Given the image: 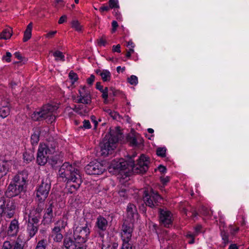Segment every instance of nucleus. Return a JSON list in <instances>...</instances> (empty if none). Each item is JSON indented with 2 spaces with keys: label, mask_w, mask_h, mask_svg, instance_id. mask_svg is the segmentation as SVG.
<instances>
[{
  "label": "nucleus",
  "mask_w": 249,
  "mask_h": 249,
  "mask_svg": "<svg viewBox=\"0 0 249 249\" xmlns=\"http://www.w3.org/2000/svg\"><path fill=\"white\" fill-rule=\"evenodd\" d=\"M134 162L132 158L128 161L122 159L118 160H114L111 162L109 170L110 172L124 174L125 177L129 176L131 172L143 174L147 171L149 161L148 158L143 155L140 157L137 164H134Z\"/></svg>",
  "instance_id": "obj_1"
},
{
  "label": "nucleus",
  "mask_w": 249,
  "mask_h": 249,
  "mask_svg": "<svg viewBox=\"0 0 249 249\" xmlns=\"http://www.w3.org/2000/svg\"><path fill=\"white\" fill-rule=\"evenodd\" d=\"M58 175L60 178H65V181H72L74 183L71 185V189L73 188L76 190L82 182L79 170L69 162H66L61 165L58 171Z\"/></svg>",
  "instance_id": "obj_2"
},
{
  "label": "nucleus",
  "mask_w": 249,
  "mask_h": 249,
  "mask_svg": "<svg viewBox=\"0 0 249 249\" xmlns=\"http://www.w3.org/2000/svg\"><path fill=\"white\" fill-rule=\"evenodd\" d=\"M121 138L122 134L120 131H111L106 134L100 143L101 155L107 157L111 154L116 147L117 142Z\"/></svg>",
  "instance_id": "obj_3"
},
{
  "label": "nucleus",
  "mask_w": 249,
  "mask_h": 249,
  "mask_svg": "<svg viewBox=\"0 0 249 249\" xmlns=\"http://www.w3.org/2000/svg\"><path fill=\"white\" fill-rule=\"evenodd\" d=\"M58 108L56 105H44L39 111H35L31 115V118L35 121L45 120L48 124H52L56 119L55 113Z\"/></svg>",
  "instance_id": "obj_4"
},
{
  "label": "nucleus",
  "mask_w": 249,
  "mask_h": 249,
  "mask_svg": "<svg viewBox=\"0 0 249 249\" xmlns=\"http://www.w3.org/2000/svg\"><path fill=\"white\" fill-rule=\"evenodd\" d=\"M90 225L85 219L80 221L73 231V238L77 244L85 243L90 233Z\"/></svg>",
  "instance_id": "obj_5"
},
{
  "label": "nucleus",
  "mask_w": 249,
  "mask_h": 249,
  "mask_svg": "<svg viewBox=\"0 0 249 249\" xmlns=\"http://www.w3.org/2000/svg\"><path fill=\"white\" fill-rule=\"evenodd\" d=\"M55 152V145L54 144H51L50 145V144L40 143L38 149L36 157V161L38 164L45 165L47 163L50 155L53 154Z\"/></svg>",
  "instance_id": "obj_6"
},
{
  "label": "nucleus",
  "mask_w": 249,
  "mask_h": 249,
  "mask_svg": "<svg viewBox=\"0 0 249 249\" xmlns=\"http://www.w3.org/2000/svg\"><path fill=\"white\" fill-rule=\"evenodd\" d=\"M16 205L13 200L4 196L0 192V217L2 214L8 218L12 217L15 213Z\"/></svg>",
  "instance_id": "obj_7"
},
{
  "label": "nucleus",
  "mask_w": 249,
  "mask_h": 249,
  "mask_svg": "<svg viewBox=\"0 0 249 249\" xmlns=\"http://www.w3.org/2000/svg\"><path fill=\"white\" fill-rule=\"evenodd\" d=\"M161 198L156 191L152 189L149 191H145L143 196V200L145 205L150 208H155L159 205Z\"/></svg>",
  "instance_id": "obj_8"
},
{
  "label": "nucleus",
  "mask_w": 249,
  "mask_h": 249,
  "mask_svg": "<svg viewBox=\"0 0 249 249\" xmlns=\"http://www.w3.org/2000/svg\"><path fill=\"white\" fill-rule=\"evenodd\" d=\"M51 189V181L48 178H43L36 190V196L38 201L43 202L48 197Z\"/></svg>",
  "instance_id": "obj_9"
},
{
  "label": "nucleus",
  "mask_w": 249,
  "mask_h": 249,
  "mask_svg": "<svg viewBox=\"0 0 249 249\" xmlns=\"http://www.w3.org/2000/svg\"><path fill=\"white\" fill-rule=\"evenodd\" d=\"M67 218L63 217L55 223V226L52 229V236L53 237V240L56 242H60L63 236L61 233V230L65 229L67 226Z\"/></svg>",
  "instance_id": "obj_10"
},
{
  "label": "nucleus",
  "mask_w": 249,
  "mask_h": 249,
  "mask_svg": "<svg viewBox=\"0 0 249 249\" xmlns=\"http://www.w3.org/2000/svg\"><path fill=\"white\" fill-rule=\"evenodd\" d=\"M134 226L131 221L125 220L122 226L121 238L123 241H131Z\"/></svg>",
  "instance_id": "obj_11"
},
{
  "label": "nucleus",
  "mask_w": 249,
  "mask_h": 249,
  "mask_svg": "<svg viewBox=\"0 0 249 249\" xmlns=\"http://www.w3.org/2000/svg\"><path fill=\"white\" fill-rule=\"evenodd\" d=\"M85 170L89 175H100L103 173L105 168L100 162L92 161L85 167Z\"/></svg>",
  "instance_id": "obj_12"
},
{
  "label": "nucleus",
  "mask_w": 249,
  "mask_h": 249,
  "mask_svg": "<svg viewBox=\"0 0 249 249\" xmlns=\"http://www.w3.org/2000/svg\"><path fill=\"white\" fill-rule=\"evenodd\" d=\"M27 177L28 175L26 172L19 173L14 177L11 183L24 191Z\"/></svg>",
  "instance_id": "obj_13"
},
{
  "label": "nucleus",
  "mask_w": 249,
  "mask_h": 249,
  "mask_svg": "<svg viewBox=\"0 0 249 249\" xmlns=\"http://www.w3.org/2000/svg\"><path fill=\"white\" fill-rule=\"evenodd\" d=\"M53 208L54 205L53 202L49 203L46 206L42 221L44 225L49 224L53 222V218L54 217L53 213Z\"/></svg>",
  "instance_id": "obj_14"
},
{
  "label": "nucleus",
  "mask_w": 249,
  "mask_h": 249,
  "mask_svg": "<svg viewBox=\"0 0 249 249\" xmlns=\"http://www.w3.org/2000/svg\"><path fill=\"white\" fill-rule=\"evenodd\" d=\"M160 223L164 227H169L172 223V216L170 212L160 210Z\"/></svg>",
  "instance_id": "obj_15"
},
{
  "label": "nucleus",
  "mask_w": 249,
  "mask_h": 249,
  "mask_svg": "<svg viewBox=\"0 0 249 249\" xmlns=\"http://www.w3.org/2000/svg\"><path fill=\"white\" fill-rule=\"evenodd\" d=\"M23 191L19 187L11 183L9 184L6 191L5 192V195L6 197L12 198L19 195L21 192Z\"/></svg>",
  "instance_id": "obj_16"
},
{
  "label": "nucleus",
  "mask_w": 249,
  "mask_h": 249,
  "mask_svg": "<svg viewBox=\"0 0 249 249\" xmlns=\"http://www.w3.org/2000/svg\"><path fill=\"white\" fill-rule=\"evenodd\" d=\"M107 226L108 222L105 217L100 215L97 218L95 227L99 232L106 231Z\"/></svg>",
  "instance_id": "obj_17"
},
{
  "label": "nucleus",
  "mask_w": 249,
  "mask_h": 249,
  "mask_svg": "<svg viewBox=\"0 0 249 249\" xmlns=\"http://www.w3.org/2000/svg\"><path fill=\"white\" fill-rule=\"evenodd\" d=\"M19 224L18 220L16 219L12 220L11 221L7 231L8 235L11 236L17 235L19 231Z\"/></svg>",
  "instance_id": "obj_18"
},
{
  "label": "nucleus",
  "mask_w": 249,
  "mask_h": 249,
  "mask_svg": "<svg viewBox=\"0 0 249 249\" xmlns=\"http://www.w3.org/2000/svg\"><path fill=\"white\" fill-rule=\"evenodd\" d=\"M38 230V224L27 222L26 231L28 234L29 237H33Z\"/></svg>",
  "instance_id": "obj_19"
},
{
  "label": "nucleus",
  "mask_w": 249,
  "mask_h": 249,
  "mask_svg": "<svg viewBox=\"0 0 249 249\" xmlns=\"http://www.w3.org/2000/svg\"><path fill=\"white\" fill-rule=\"evenodd\" d=\"M78 244L72 238L65 236L63 240V247L66 249H74Z\"/></svg>",
  "instance_id": "obj_20"
},
{
  "label": "nucleus",
  "mask_w": 249,
  "mask_h": 249,
  "mask_svg": "<svg viewBox=\"0 0 249 249\" xmlns=\"http://www.w3.org/2000/svg\"><path fill=\"white\" fill-rule=\"evenodd\" d=\"M127 217L131 221L135 217L138 216L136 206L132 204H129L127 208Z\"/></svg>",
  "instance_id": "obj_21"
},
{
  "label": "nucleus",
  "mask_w": 249,
  "mask_h": 249,
  "mask_svg": "<svg viewBox=\"0 0 249 249\" xmlns=\"http://www.w3.org/2000/svg\"><path fill=\"white\" fill-rule=\"evenodd\" d=\"M127 140L132 146H138L142 143L143 140L139 136H128Z\"/></svg>",
  "instance_id": "obj_22"
},
{
  "label": "nucleus",
  "mask_w": 249,
  "mask_h": 249,
  "mask_svg": "<svg viewBox=\"0 0 249 249\" xmlns=\"http://www.w3.org/2000/svg\"><path fill=\"white\" fill-rule=\"evenodd\" d=\"M41 216L35 213L34 212L31 211L28 214V220L27 222L38 224Z\"/></svg>",
  "instance_id": "obj_23"
},
{
  "label": "nucleus",
  "mask_w": 249,
  "mask_h": 249,
  "mask_svg": "<svg viewBox=\"0 0 249 249\" xmlns=\"http://www.w3.org/2000/svg\"><path fill=\"white\" fill-rule=\"evenodd\" d=\"M32 27L33 24L32 22L30 23L27 25L26 29L24 33V36L23 38V42H26L31 37Z\"/></svg>",
  "instance_id": "obj_24"
},
{
  "label": "nucleus",
  "mask_w": 249,
  "mask_h": 249,
  "mask_svg": "<svg viewBox=\"0 0 249 249\" xmlns=\"http://www.w3.org/2000/svg\"><path fill=\"white\" fill-rule=\"evenodd\" d=\"M12 29L11 28L4 29L0 34V39H9L12 35Z\"/></svg>",
  "instance_id": "obj_25"
},
{
  "label": "nucleus",
  "mask_w": 249,
  "mask_h": 249,
  "mask_svg": "<svg viewBox=\"0 0 249 249\" xmlns=\"http://www.w3.org/2000/svg\"><path fill=\"white\" fill-rule=\"evenodd\" d=\"M40 132L38 129H36L31 135V142L32 144H37L39 140Z\"/></svg>",
  "instance_id": "obj_26"
},
{
  "label": "nucleus",
  "mask_w": 249,
  "mask_h": 249,
  "mask_svg": "<svg viewBox=\"0 0 249 249\" xmlns=\"http://www.w3.org/2000/svg\"><path fill=\"white\" fill-rule=\"evenodd\" d=\"M81 90L83 91V98H84V101L83 102L84 104H89L91 102V97L89 91L86 90L85 87H83Z\"/></svg>",
  "instance_id": "obj_27"
},
{
  "label": "nucleus",
  "mask_w": 249,
  "mask_h": 249,
  "mask_svg": "<svg viewBox=\"0 0 249 249\" xmlns=\"http://www.w3.org/2000/svg\"><path fill=\"white\" fill-rule=\"evenodd\" d=\"M111 73L107 70H103L102 73H100V76L104 82L110 81L111 77Z\"/></svg>",
  "instance_id": "obj_28"
},
{
  "label": "nucleus",
  "mask_w": 249,
  "mask_h": 249,
  "mask_svg": "<svg viewBox=\"0 0 249 249\" xmlns=\"http://www.w3.org/2000/svg\"><path fill=\"white\" fill-rule=\"evenodd\" d=\"M23 160L27 162L31 161L34 159V153L31 150L26 151L23 155Z\"/></svg>",
  "instance_id": "obj_29"
},
{
  "label": "nucleus",
  "mask_w": 249,
  "mask_h": 249,
  "mask_svg": "<svg viewBox=\"0 0 249 249\" xmlns=\"http://www.w3.org/2000/svg\"><path fill=\"white\" fill-rule=\"evenodd\" d=\"M10 107L9 99L6 97H0V108Z\"/></svg>",
  "instance_id": "obj_30"
},
{
  "label": "nucleus",
  "mask_w": 249,
  "mask_h": 249,
  "mask_svg": "<svg viewBox=\"0 0 249 249\" xmlns=\"http://www.w3.org/2000/svg\"><path fill=\"white\" fill-rule=\"evenodd\" d=\"M12 249H24V244L19 238L13 243Z\"/></svg>",
  "instance_id": "obj_31"
},
{
  "label": "nucleus",
  "mask_w": 249,
  "mask_h": 249,
  "mask_svg": "<svg viewBox=\"0 0 249 249\" xmlns=\"http://www.w3.org/2000/svg\"><path fill=\"white\" fill-rule=\"evenodd\" d=\"M53 56L55 57V60L58 61H65V56L63 53L59 51H56L53 52Z\"/></svg>",
  "instance_id": "obj_32"
},
{
  "label": "nucleus",
  "mask_w": 249,
  "mask_h": 249,
  "mask_svg": "<svg viewBox=\"0 0 249 249\" xmlns=\"http://www.w3.org/2000/svg\"><path fill=\"white\" fill-rule=\"evenodd\" d=\"M10 108L11 107L0 108V117L4 118L9 115L10 112Z\"/></svg>",
  "instance_id": "obj_33"
},
{
  "label": "nucleus",
  "mask_w": 249,
  "mask_h": 249,
  "mask_svg": "<svg viewBox=\"0 0 249 249\" xmlns=\"http://www.w3.org/2000/svg\"><path fill=\"white\" fill-rule=\"evenodd\" d=\"M47 161L53 167L61 163L60 160L56 157H51L50 158L48 159Z\"/></svg>",
  "instance_id": "obj_34"
},
{
  "label": "nucleus",
  "mask_w": 249,
  "mask_h": 249,
  "mask_svg": "<svg viewBox=\"0 0 249 249\" xmlns=\"http://www.w3.org/2000/svg\"><path fill=\"white\" fill-rule=\"evenodd\" d=\"M36 208L32 210V212H34L36 214H38L41 216V213L44 209V203L43 202L39 201Z\"/></svg>",
  "instance_id": "obj_35"
},
{
  "label": "nucleus",
  "mask_w": 249,
  "mask_h": 249,
  "mask_svg": "<svg viewBox=\"0 0 249 249\" xmlns=\"http://www.w3.org/2000/svg\"><path fill=\"white\" fill-rule=\"evenodd\" d=\"M46 246L47 240L43 239L38 242L36 249H45Z\"/></svg>",
  "instance_id": "obj_36"
},
{
  "label": "nucleus",
  "mask_w": 249,
  "mask_h": 249,
  "mask_svg": "<svg viewBox=\"0 0 249 249\" xmlns=\"http://www.w3.org/2000/svg\"><path fill=\"white\" fill-rule=\"evenodd\" d=\"M71 26L72 28H74L77 31H81L82 30V26L78 20H72Z\"/></svg>",
  "instance_id": "obj_37"
},
{
  "label": "nucleus",
  "mask_w": 249,
  "mask_h": 249,
  "mask_svg": "<svg viewBox=\"0 0 249 249\" xmlns=\"http://www.w3.org/2000/svg\"><path fill=\"white\" fill-rule=\"evenodd\" d=\"M221 236L223 241V247H224L229 243V234L225 231H223L221 232Z\"/></svg>",
  "instance_id": "obj_38"
},
{
  "label": "nucleus",
  "mask_w": 249,
  "mask_h": 249,
  "mask_svg": "<svg viewBox=\"0 0 249 249\" xmlns=\"http://www.w3.org/2000/svg\"><path fill=\"white\" fill-rule=\"evenodd\" d=\"M69 77L72 81V84H74V83L76 82L78 79L77 74L74 72L72 71H71L70 72Z\"/></svg>",
  "instance_id": "obj_39"
},
{
  "label": "nucleus",
  "mask_w": 249,
  "mask_h": 249,
  "mask_svg": "<svg viewBox=\"0 0 249 249\" xmlns=\"http://www.w3.org/2000/svg\"><path fill=\"white\" fill-rule=\"evenodd\" d=\"M7 170V167L4 164H0V178L6 174Z\"/></svg>",
  "instance_id": "obj_40"
},
{
  "label": "nucleus",
  "mask_w": 249,
  "mask_h": 249,
  "mask_svg": "<svg viewBox=\"0 0 249 249\" xmlns=\"http://www.w3.org/2000/svg\"><path fill=\"white\" fill-rule=\"evenodd\" d=\"M121 249H133L131 241H123Z\"/></svg>",
  "instance_id": "obj_41"
},
{
  "label": "nucleus",
  "mask_w": 249,
  "mask_h": 249,
  "mask_svg": "<svg viewBox=\"0 0 249 249\" xmlns=\"http://www.w3.org/2000/svg\"><path fill=\"white\" fill-rule=\"evenodd\" d=\"M127 191H128V190L125 187V186H122L120 188V189L118 192V193L120 196L124 197H126L127 195Z\"/></svg>",
  "instance_id": "obj_42"
},
{
  "label": "nucleus",
  "mask_w": 249,
  "mask_h": 249,
  "mask_svg": "<svg viewBox=\"0 0 249 249\" xmlns=\"http://www.w3.org/2000/svg\"><path fill=\"white\" fill-rule=\"evenodd\" d=\"M128 82L132 85H136L138 83V78L135 75H131L127 79Z\"/></svg>",
  "instance_id": "obj_43"
},
{
  "label": "nucleus",
  "mask_w": 249,
  "mask_h": 249,
  "mask_svg": "<svg viewBox=\"0 0 249 249\" xmlns=\"http://www.w3.org/2000/svg\"><path fill=\"white\" fill-rule=\"evenodd\" d=\"M166 149L165 148L159 147L157 150V154L161 157H165Z\"/></svg>",
  "instance_id": "obj_44"
},
{
  "label": "nucleus",
  "mask_w": 249,
  "mask_h": 249,
  "mask_svg": "<svg viewBox=\"0 0 249 249\" xmlns=\"http://www.w3.org/2000/svg\"><path fill=\"white\" fill-rule=\"evenodd\" d=\"M12 247L13 243H11L9 241H5L3 242L1 249H12Z\"/></svg>",
  "instance_id": "obj_45"
},
{
  "label": "nucleus",
  "mask_w": 249,
  "mask_h": 249,
  "mask_svg": "<svg viewBox=\"0 0 249 249\" xmlns=\"http://www.w3.org/2000/svg\"><path fill=\"white\" fill-rule=\"evenodd\" d=\"M108 3L110 8L119 7L118 0H109Z\"/></svg>",
  "instance_id": "obj_46"
},
{
  "label": "nucleus",
  "mask_w": 249,
  "mask_h": 249,
  "mask_svg": "<svg viewBox=\"0 0 249 249\" xmlns=\"http://www.w3.org/2000/svg\"><path fill=\"white\" fill-rule=\"evenodd\" d=\"M117 244L116 243L110 244L107 246L104 245L102 249H116Z\"/></svg>",
  "instance_id": "obj_47"
},
{
  "label": "nucleus",
  "mask_w": 249,
  "mask_h": 249,
  "mask_svg": "<svg viewBox=\"0 0 249 249\" xmlns=\"http://www.w3.org/2000/svg\"><path fill=\"white\" fill-rule=\"evenodd\" d=\"M80 127L84 128L85 129L90 128L91 125L89 121V120H85L83 121V126H80Z\"/></svg>",
  "instance_id": "obj_48"
},
{
  "label": "nucleus",
  "mask_w": 249,
  "mask_h": 249,
  "mask_svg": "<svg viewBox=\"0 0 249 249\" xmlns=\"http://www.w3.org/2000/svg\"><path fill=\"white\" fill-rule=\"evenodd\" d=\"M12 56V54L10 52H6V55L3 56V59H5L6 61L7 62H9L11 61V57Z\"/></svg>",
  "instance_id": "obj_49"
},
{
  "label": "nucleus",
  "mask_w": 249,
  "mask_h": 249,
  "mask_svg": "<svg viewBox=\"0 0 249 249\" xmlns=\"http://www.w3.org/2000/svg\"><path fill=\"white\" fill-rule=\"evenodd\" d=\"M83 107V106L82 105H78V106H75L73 110L79 114H82V112L80 110Z\"/></svg>",
  "instance_id": "obj_50"
},
{
  "label": "nucleus",
  "mask_w": 249,
  "mask_h": 249,
  "mask_svg": "<svg viewBox=\"0 0 249 249\" xmlns=\"http://www.w3.org/2000/svg\"><path fill=\"white\" fill-rule=\"evenodd\" d=\"M98 44L100 46H105L106 44V40L105 38L102 37L101 38L98 40Z\"/></svg>",
  "instance_id": "obj_51"
},
{
  "label": "nucleus",
  "mask_w": 249,
  "mask_h": 249,
  "mask_svg": "<svg viewBox=\"0 0 249 249\" xmlns=\"http://www.w3.org/2000/svg\"><path fill=\"white\" fill-rule=\"evenodd\" d=\"M95 80V76L93 74H91L89 78L87 79V83L89 85H92L93 81Z\"/></svg>",
  "instance_id": "obj_52"
},
{
  "label": "nucleus",
  "mask_w": 249,
  "mask_h": 249,
  "mask_svg": "<svg viewBox=\"0 0 249 249\" xmlns=\"http://www.w3.org/2000/svg\"><path fill=\"white\" fill-rule=\"evenodd\" d=\"M56 33V31H52V32H50L48 33V34H47L45 35V36L47 38H52Z\"/></svg>",
  "instance_id": "obj_53"
},
{
  "label": "nucleus",
  "mask_w": 249,
  "mask_h": 249,
  "mask_svg": "<svg viewBox=\"0 0 249 249\" xmlns=\"http://www.w3.org/2000/svg\"><path fill=\"white\" fill-rule=\"evenodd\" d=\"M67 17L66 15H63L58 20L59 24H62L66 21Z\"/></svg>",
  "instance_id": "obj_54"
},
{
  "label": "nucleus",
  "mask_w": 249,
  "mask_h": 249,
  "mask_svg": "<svg viewBox=\"0 0 249 249\" xmlns=\"http://www.w3.org/2000/svg\"><path fill=\"white\" fill-rule=\"evenodd\" d=\"M120 48H121L120 45L118 44L116 46H113V51L114 52H116L117 53H120L121 52Z\"/></svg>",
  "instance_id": "obj_55"
},
{
  "label": "nucleus",
  "mask_w": 249,
  "mask_h": 249,
  "mask_svg": "<svg viewBox=\"0 0 249 249\" xmlns=\"http://www.w3.org/2000/svg\"><path fill=\"white\" fill-rule=\"evenodd\" d=\"M118 23L117 21L114 20L112 22V32H115L116 30L117 27H118Z\"/></svg>",
  "instance_id": "obj_56"
},
{
  "label": "nucleus",
  "mask_w": 249,
  "mask_h": 249,
  "mask_svg": "<svg viewBox=\"0 0 249 249\" xmlns=\"http://www.w3.org/2000/svg\"><path fill=\"white\" fill-rule=\"evenodd\" d=\"M160 179H161L162 183L163 184H165L169 181V178L168 177H166L165 178L161 177Z\"/></svg>",
  "instance_id": "obj_57"
},
{
  "label": "nucleus",
  "mask_w": 249,
  "mask_h": 249,
  "mask_svg": "<svg viewBox=\"0 0 249 249\" xmlns=\"http://www.w3.org/2000/svg\"><path fill=\"white\" fill-rule=\"evenodd\" d=\"M158 169L162 173H164L166 172V167L165 166H163V165H160L158 167Z\"/></svg>",
  "instance_id": "obj_58"
},
{
  "label": "nucleus",
  "mask_w": 249,
  "mask_h": 249,
  "mask_svg": "<svg viewBox=\"0 0 249 249\" xmlns=\"http://www.w3.org/2000/svg\"><path fill=\"white\" fill-rule=\"evenodd\" d=\"M110 7L109 6H102L101 7L99 10L101 12H103L104 11H108L109 9H110Z\"/></svg>",
  "instance_id": "obj_59"
},
{
  "label": "nucleus",
  "mask_w": 249,
  "mask_h": 249,
  "mask_svg": "<svg viewBox=\"0 0 249 249\" xmlns=\"http://www.w3.org/2000/svg\"><path fill=\"white\" fill-rule=\"evenodd\" d=\"M102 93V97L103 98H104L105 100H107L108 98V93L104 91H103V89L100 91Z\"/></svg>",
  "instance_id": "obj_60"
},
{
  "label": "nucleus",
  "mask_w": 249,
  "mask_h": 249,
  "mask_svg": "<svg viewBox=\"0 0 249 249\" xmlns=\"http://www.w3.org/2000/svg\"><path fill=\"white\" fill-rule=\"evenodd\" d=\"M96 89H99L100 91L103 89V87L101 85L100 82H97L96 84Z\"/></svg>",
  "instance_id": "obj_61"
},
{
  "label": "nucleus",
  "mask_w": 249,
  "mask_h": 249,
  "mask_svg": "<svg viewBox=\"0 0 249 249\" xmlns=\"http://www.w3.org/2000/svg\"><path fill=\"white\" fill-rule=\"evenodd\" d=\"M74 249H86V248L83 246V244H78L76 247Z\"/></svg>",
  "instance_id": "obj_62"
},
{
  "label": "nucleus",
  "mask_w": 249,
  "mask_h": 249,
  "mask_svg": "<svg viewBox=\"0 0 249 249\" xmlns=\"http://www.w3.org/2000/svg\"><path fill=\"white\" fill-rule=\"evenodd\" d=\"M90 118H91V120L93 122V123L94 124L95 128H96L98 124V122L95 120L96 117L94 116H91L90 117Z\"/></svg>",
  "instance_id": "obj_63"
},
{
  "label": "nucleus",
  "mask_w": 249,
  "mask_h": 249,
  "mask_svg": "<svg viewBox=\"0 0 249 249\" xmlns=\"http://www.w3.org/2000/svg\"><path fill=\"white\" fill-rule=\"evenodd\" d=\"M229 249H238V248L236 244H233L230 246Z\"/></svg>",
  "instance_id": "obj_64"
}]
</instances>
